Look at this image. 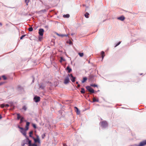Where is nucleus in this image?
Segmentation results:
<instances>
[{
    "label": "nucleus",
    "mask_w": 146,
    "mask_h": 146,
    "mask_svg": "<svg viewBox=\"0 0 146 146\" xmlns=\"http://www.w3.org/2000/svg\"><path fill=\"white\" fill-rule=\"evenodd\" d=\"M101 125L104 127H106L108 126V123L106 121H103L101 122Z\"/></svg>",
    "instance_id": "1"
},
{
    "label": "nucleus",
    "mask_w": 146,
    "mask_h": 146,
    "mask_svg": "<svg viewBox=\"0 0 146 146\" xmlns=\"http://www.w3.org/2000/svg\"><path fill=\"white\" fill-rule=\"evenodd\" d=\"M69 76L66 77L64 79V83L65 84H67L69 83L70 82Z\"/></svg>",
    "instance_id": "2"
},
{
    "label": "nucleus",
    "mask_w": 146,
    "mask_h": 146,
    "mask_svg": "<svg viewBox=\"0 0 146 146\" xmlns=\"http://www.w3.org/2000/svg\"><path fill=\"white\" fill-rule=\"evenodd\" d=\"M44 30L42 29H40L39 30L38 33L40 36H43Z\"/></svg>",
    "instance_id": "3"
},
{
    "label": "nucleus",
    "mask_w": 146,
    "mask_h": 146,
    "mask_svg": "<svg viewBox=\"0 0 146 146\" xmlns=\"http://www.w3.org/2000/svg\"><path fill=\"white\" fill-rule=\"evenodd\" d=\"M68 76H70L71 77V78H70V79L72 82H74L75 81L76 78L74 77L72 74H68Z\"/></svg>",
    "instance_id": "4"
},
{
    "label": "nucleus",
    "mask_w": 146,
    "mask_h": 146,
    "mask_svg": "<svg viewBox=\"0 0 146 146\" xmlns=\"http://www.w3.org/2000/svg\"><path fill=\"white\" fill-rule=\"evenodd\" d=\"M34 99L35 102H37L40 101V97L38 96H35L34 98Z\"/></svg>",
    "instance_id": "5"
},
{
    "label": "nucleus",
    "mask_w": 146,
    "mask_h": 146,
    "mask_svg": "<svg viewBox=\"0 0 146 146\" xmlns=\"http://www.w3.org/2000/svg\"><path fill=\"white\" fill-rule=\"evenodd\" d=\"M146 145V140L141 142L138 146H143Z\"/></svg>",
    "instance_id": "6"
},
{
    "label": "nucleus",
    "mask_w": 146,
    "mask_h": 146,
    "mask_svg": "<svg viewBox=\"0 0 146 146\" xmlns=\"http://www.w3.org/2000/svg\"><path fill=\"white\" fill-rule=\"evenodd\" d=\"M56 34L58 36H61L62 37H63L64 36H68V35H62V34H59L58 33H56Z\"/></svg>",
    "instance_id": "7"
},
{
    "label": "nucleus",
    "mask_w": 146,
    "mask_h": 146,
    "mask_svg": "<svg viewBox=\"0 0 146 146\" xmlns=\"http://www.w3.org/2000/svg\"><path fill=\"white\" fill-rule=\"evenodd\" d=\"M29 124H30V123L29 122H27L26 125L25 126V128H26V130H27L28 129L29 126Z\"/></svg>",
    "instance_id": "8"
},
{
    "label": "nucleus",
    "mask_w": 146,
    "mask_h": 146,
    "mask_svg": "<svg viewBox=\"0 0 146 146\" xmlns=\"http://www.w3.org/2000/svg\"><path fill=\"white\" fill-rule=\"evenodd\" d=\"M118 19L120 20L123 21L125 19V18L123 16H122L119 17Z\"/></svg>",
    "instance_id": "9"
},
{
    "label": "nucleus",
    "mask_w": 146,
    "mask_h": 146,
    "mask_svg": "<svg viewBox=\"0 0 146 146\" xmlns=\"http://www.w3.org/2000/svg\"><path fill=\"white\" fill-rule=\"evenodd\" d=\"M66 70H68V73H70L72 71V69L69 68V66H68L66 68Z\"/></svg>",
    "instance_id": "10"
},
{
    "label": "nucleus",
    "mask_w": 146,
    "mask_h": 146,
    "mask_svg": "<svg viewBox=\"0 0 146 146\" xmlns=\"http://www.w3.org/2000/svg\"><path fill=\"white\" fill-rule=\"evenodd\" d=\"M87 78L86 77H84L83 78V80H82V83H84L85 82L86 80H87Z\"/></svg>",
    "instance_id": "11"
},
{
    "label": "nucleus",
    "mask_w": 146,
    "mask_h": 146,
    "mask_svg": "<svg viewBox=\"0 0 146 146\" xmlns=\"http://www.w3.org/2000/svg\"><path fill=\"white\" fill-rule=\"evenodd\" d=\"M34 141H35V142H38L39 143L40 142V139L38 138H37L36 139H35Z\"/></svg>",
    "instance_id": "12"
},
{
    "label": "nucleus",
    "mask_w": 146,
    "mask_h": 146,
    "mask_svg": "<svg viewBox=\"0 0 146 146\" xmlns=\"http://www.w3.org/2000/svg\"><path fill=\"white\" fill-rule=\"evenodd\" d=\"M101 55H102V59H103L104 57L105 56V53L103 51H102L101 52Z\"/></svg>",
    "instance_id": "13"
},
{
    "label": "nucleus",
    "mask_w": 146,
    "mask_h": 146,
    "mask_svg": "<svg viewBox=\"0 0 146 146\" xmlns=\"http://www.w3.org/2000/svg\"><path fill=\"white\" fill-rule=\"evenodd\" d=\"M89 15V14L87 12H86L85 14H84V16L86 18H88L89 16L88 15Z\"/></svg>",
    "instance_id": "14"
},
{
    "label": "nucleus",
    "mask_w": 146,
    "mask_h": 146,
    "mask_svg": "<svg viewBox=\"0 0 146 146\" xmlns=\"http://www.w3.org/2000/svg\"><path fill=\"white\" fill-rule=\"evenodd\" d=\"M82 94H84L85 93V91L84 88H81V90L80 91Z\"/></svg>",
    "instance_id": "15"
},
{
    "label": "nucleus",
    "mask_w": 146,
    "mask_h": 146,
    "mask_svg": "<svg viewBox=\"0 0 146 146\" xmlns=\"http://www.w3.org/2000/svg\"><path fill=\"white\" fill-rule=\"evenodd\" d=\"M70 17L69 14L64 15H63V17L65 18H68Z\"/></svg>",
    "instance_id": "16"
},
{
    "label": "nucleus",
    "mask_w": 146,
    "mask_h": 146,
    "mask_svg": "<svg viewBox=\"0 0 146 146\" xmlns=\"http://www.w3.org/2000/svg\"><path fill=\"white\" fill-rule=\"evenodd\" d=\"M89 91L91 93H94V89H93L92 88H91L90 90H89Z\"/></svg>",
    "instance_id": "17"
},
{
    "label": "nucleus",
    "mask_w": 146,
    "mask_h": 146,
    "mask_svg": "<svg viewBox=\"0 0 146 146\" xmlns=\"http://www.w3.org/2000/svg\"><path fill=\"white\" fill-rule=\"evenodd\" d=\"M93 77V75H90L89 76V80H91L92 79V78Z\"/></svg>",
    "instance_id": "18"
},
{
    "label": "nucleus",
    "mask_w": 146,
    "mask_h": 146,
    "mask_svg": "<svg viewBox=\"0 0 146 146\" xmlns=\"http://www.w3.org/2000/svg\"><path fill=\"white\" fill-rule=\"evenodd\" d=\"M17 119L18 120L19 119L21 118V116L20 114L19 113H17Z\"/></svg>",
    "instance_id": "19"
},
{
    "label": "nucleus",
    "mask_w": 146,
    "mask_h": 146,
    "mask_svg": "<svg viewBox=\"0 0 146 146\" xmlns=\"http://www.w3.org/2000/svg\"><path fill=\"white\" fill-rule=\"evenodd\" d=\"M91 88L89 86H87L86 87V89L89 91L90 90Z\"/></svg>",
    "instance_id": "20"
},
{
    "label": "nucleus",
    "mask_w": 146,
    "mask_h": 146,
    "mask_svg": "<svg viewBox=\"0 0 146 146\" xmlns=\"http://www.w3.org/2000/svg\"><path fill=\"white\" fill-rule=\"evenodd\" d=\"M23 119H24V117H22L21 119L20 123H21L23 122Z\"/></svg>",
    "instance_id": "21"
},
{
    "label": "nucleus",
    "mask_w": 146,
    "mask_h": 146,
    "mask_svg": "<svg viewBox=\"0 0 146 146\" xmlns=\"http://www.w3.org/2000/svg\"><path fill=\"white\" fill-rule=\"evenodd\" d=\"M78 54L80 57H82L84 55V53H79Z\"/></svg>",
    "instance_id": "22"
},
{
    "label": "nucleus",
    "mask_w": 146,
    "mask_h": 146,
    "mask_svg": "<svg viewBox=\"0 0 146 146\" xmlns=\"http://www.w3.org/2000/svg\"><path fill=\"white\" fill-rule=\"evenodd\" d=\"M27 139L28 140H29L28 144L29 145H32L31 144V141L30 140H29V139L28 138H27Z\"/></svg>",
    "instance_id": "23"
},
{
    "label": "nucleus",
    "mask_w": 146,
    "mask_h": 146,
    "mask_svg": "<svg viewBox=\"0 0 146 146\" xmlns=\"http://www.w3.org/2000/svg\"><path fill=\"white\" fill-rule=\"evenodd\" d=\"M30 0H25V2L26 3L27 5H28V3L29 1Z\"/></svg>",
    "instance_id": "24"
},
{
    "label": "nucleus",
    "mask_w": 146,
    "mask_h": 146,
    "mask_svg": "<svg viewBox=\"0 0 146 146\" xmlns=\"http://www.w3.org/2000/svg\"><path fill=\"white\" fill-rule=\"evenodd\" d=\"M66 43L69 44H72V42L71 41H66Z\"/></svg>",
    "instance_id": "25"
},
{
    "label": "nucleus",
    "mask_w": 146,
    "mask_h": 146,
    "mask_svg": "<svg viewBox=\"0 0 146 146\" xmlns=\"http://www.w3.org/2000/svg\"><path fill=\"white\" fill-rule=\"evenodd\" d=\"M33 28L32 27H30L29 28L28 30L29 31H33Z\"/></svg>",
    "instance_id": "26"
},
{
    "label": "nucleus",
    "mask_w": 146,
    "mask_h": 146,
    "mask_svg": "<svg viewBox=\"0 0 146 146\" xmlns=\"http://www.w3.org/2000/svg\"><path fill=\"white\" fill-rule=\"evenodd\" d=\"M91 86L94 87H97V85L95 84H92L90 85Z\"/></svg>",
    "instance_id": "27"
},
{
    "label": "nucleus",
    "mask_w": 146,
    "mask_h": 146,
    "mask_svg": "<svg viewBox=\"0 0 146 146\" xmlns=\"http://www.w3.org/2000/svg\"><path fill=\"white\" fill-rule=\"evenodd\" d=\"M93 102H98V100H97L96 98H94L93 99Z\"/></svg>",
    "instance_id": "28"
},
{
    "label": "nucleus",
    "mask_w": 146,
    "mask_h": 146,
    "mask_svg": "<svg viewBox=\"0 0 146 146\" xmlns=\"http://www.w3.org/2000/svg\"><path fill=\"white\" fill-rule=\"evenodd\" d=\"M33 131H30L29 133V136L30 137H32L31 135L33 134Z\"/></svg>",
    "instance_id": "29"
},
{
    "label": "nucleus",
    "mask_w": 146,
    "mask_h": 146,
    "mask_svg": "<svg viewBox=\"0 0 146 146\" xmlns=\"http://www.w3.org/2000/svg\"><path fill=\"white\" fill-rule=\"evenodd\" d=\"M20 131L22 133H23L26 131L25 130L23 129L21 130Z\"/></svg>",
    "instance_id": "30"
},
{
    "label": "nucleus",
    "mask_w": 146,
    "mask_h": 146,
    "mask_svg": "<svg viewBox=\"0 0 146 146\" xmlns=\"http://www.w3.org/2000/svg\"><path fill=\"white\" fill-rule=\"evenodd\" d=\"M39 38V40L41 41V40L42 39V36H39L38 37Z\"/></svg>",
    "instance_id": "31"
},
{
    "label": "nucleus",
    "mask_w": 146,
    "mask_h": 146,
    "mask_svg": "<svg viewBox=\"0 0 146 146\" xmlns=\"http://www.w3.org/2000/svg\"><path fill=\"white\" fill-rule=\"evenodd\" d=\"M1 108L5 107V105L3 104H2L1 105Z\"/></svg>",
    "instance_id": "32"
},
{
    "label": "nucleus",
    "mask_w": 146,
    "mask_h": 146,
    "mask_svg": "<svg viewBox=\"0 0 146 146\" xmlns=\"http://www.w3.org/2000/svg\"><path fill=\"white\" fill-rule=\"evenodd\" d=\"M2 77L4 80H6L7 79L6 77L5 76H3Z\"/></svg>",
    "instance_id": "33"
},
{
    "label": "nucleus",
    "mask_w": 146,
    "mask_h": 146,
    "mask_svg": "<svg viewBox=\"0 0 146 146\" xmlns=\"http://www.w3.org/2000/svg\"><path fill=\"white\" fill-rule=\"evenodd\" d=\"M121 42L119 41V42L115 46V47H116L117 46H118V45H119L121 43Z\"/></svg>",
    "instance_id": "34"
},
{
    "label": "nucleus",
    "mask_w": 146,
    "mask_h": 146,
    "mask_svg": "<svg viewBox=\"0 0 146 146\" xmlns=\"http://www.w3.org/2000/svg\"><path fill=\"white\" fill-rule=\"evenodd\" d=\"M33 126L34 128H35V129L36 128V125L35 124H33Z\"/></svg>",
    "instance_id": "35"
},
{
    "label": "nucleus",
    "mask_w": 146,
    "mask_h": 146,
    "mask_svg": "<svg viewBox=\"0 0 146 146\" xmlns=\"http://www.w3.org/2000/svg\"><path fill=\"white\" fill-rule=\"evenodd\" d=\"M25 36V35H24L21 36L20 37V39H22L23 38V37H24Z\"/></svg>",
    "instance_id": "36"
},
{
    "label": "nucleus",
    "mask_w": 146,
    "mask_h": 146,
    "mask_svg": "<svg viewBox=\"0 0 146 146\" xmlns=\"http://www.w3.org/2000/svg\"><path fill=\"white\" fill-rule=\"evenodd\" d=\"M9 106V105L8 104H6L5 105V107L7 108Z\"/></svg>",
    "instance_id": "37"
},
{
    "label": "nucleus",
    "mask_w": 146,
    "mask_h": 146,
    "mask_svg": "<svg viewBox=\"0 0 146 146\" xmlns=\"http://www.w3.org/2000/svg\"><path fill=\"white\" fill-rule=\"evenodd\" d=\"M25 136H26V131L22 133Z\"/></svg>",
    "instance_id": "38"
},
{
    "label": "nucleus",
    "mask_w": 146,
    "mask_h": 146,
    "mask_svg": "<svg viewBox=\"0 0 146 146\" xmlns=\"http://www.w3.org/2000/svg\"><path fill=\"white\" fill-rule=\"evenodd\" d=\"M18 127L21 129V130H22V129H23V128L22 127H20L19 126H18Z\"/></svg>",
    "instance_id": "39"
},
{
    "label": "nucleus",
    "mask_w": 146,
    "mask_h": 146,
    "mask_svg": "<svg viewBox=\"0 0 146 146\" xmlns=\"http://www.w3.org/2000/svg\"><path fill=\"white\" fill-rule=\"evenodd\" d=\"M32 146H37V145L35 143L33 144H32Z\"/></svg>",
    "instance_id": "40"
},
{
    "label": "nucleus",
    "mask_w": 146,
    "mask_h": 146,
    "mask_svg": "<svg viewBox=\"0 0 146 146\" xmlns=\"http://www.w3.org/2000/svg\"><path fill=\"white\" fill-rule=\"evenodd\" d=\"M3 84V82H0V86L2 85Z\"/></svg>",
    "instance_id": "41"
},
{
    "label": "nucleus",
    "mask_w": 146,
    "mask_h": 146,
    "mask_svg": "<svg viewBox=\"0 0 146 146\" xmlns=\"http://www.w3.org/2000/svg\"><path fill=\"white\" fill-rule=\"evenodd\" d=\"M80 86V84H78L77 86V88H79Z\"/></svg>",
    "instance_id": "42"
},
{
    "label": "nucleus",
    "mask_w": 146,
    "mask_h": 146,
    "mask_svg": "<svg viewBox=\"0 0 146 146\" xmlns=\"http://www.w3.org/2000/svg\"><path fill=\"white\" fill-rule=\"evenodd\" d=\"M43 135H44V137H43L42 136V138H44V137H45V134H43Z\"/></svg>",
    "instance_id": "43"
},
{
    "label": "nucleus",
    "mask_w": 146,
    "mask_h": 146,
    "mask_svg": "<svg viewBox=\"0 0 146 146\" xmlns=\"http://www.w3.org/2000/svg\"><path fill=\"white\" fill-rule=\"evenodd\" d=\"M63 146H66V144L65 143H63Z\"/></svg>",
    "instance_id": "44"
},
{
    "label": "nucleus",
    "mask_w": 146,
    "mask_h": 146,
    "mask_svg": "<svg viewBox=\"0 0 146 146\" xmlns=\"http://www.w3.org/2000/svg\"><path fill=\"white\" fill-rule=\"evenodd\" d=\"M40 88H43V87L42 86H40Z\"/></svg>",
    "instance_id": "45"
},
{
    "label": "nucleus",
    "mask_w": 146,
    "mask_h": 146,
    "mask_svg": "<svg viewBox=\"0 0 146 146\" xmlns=\"http://www.w3.org/2000/svg\"><path fill=\"white\" fill-rule=\"evenodd\" d=\"M41 11H43V12H45L46 11V10L45 9L42 10Z\"/></svg>",
    "instance_id": "46"
},
{
    "label": "nucleus",
    "mask_w": 146,
    "mask_h": 146,
    "mask_svg": "<svg viewBox=\"0 0 146 146\" xmlns=\"http://www.w3.org/2000/svg\"><path fill=\"white\" fill-rule=\"evenodd\" d=\"M75 108H76V109H77V111H78V108H77L76 107H75Z\"/></svg>",
    "instance_id": "47"
},
{
    "label": "nucleus",
    "mask_w": 146,
    "mask_h": 146,
    "mask_svg": "<svg viewBox=\"0 0 146 146\" xmlns=\"http://www.w3.org/2000/svg\"><path fill=\"white\" fill-rule=\"evenodd\" d=\"M0 25L1 26L2 25V24L1 23H0Z\"/></svg>",
    "instance_id": "48"
},
{
    "label": "nucleus",
    "mask_w": 146,
    "mask_h": 146,
    "mask_svg": "<svg viewBox=\"0 0 146 146\" xmlns=\"http://www.w3.org/2000/svg\"><path fill=\"white\" fill-rule=\"evenodd\" d=\"M2 118V117L1 115H0V119Z\"/></svg>",
    "instance_id": "49"
},
{
    "label": "nucleus",
    "mask_w": 146,
    "mask_h": 146,
    "mask_svg": "<svg viewBox=\"0 0 146 146\" xmlns=\"http://www.w3.org/2000/svg\"><path fill=\"white\" fill-rule=\"evenodd\" d=\"M76 83L77 84H78V82H76Z\"/></svg>",
    "instance_id": "50"
},
{
    "label": "nucleus",
    "mask_w": 146,
    "mask_h": 146,
    "mask_svg": "<svg viewBox=\"0 0 146 146\" xmlns=\"http://www.w3.org/2000/svg\"><path fill=\"white\" fill-rule=\"evenodd\" d=\"M29 146H32V145H29Z\"/></svg>",
    "instance_id": "51"
},
{
    "label": "nucleus",
    "mask_w": 146,
    "mask_h": 146,
    "mask_svg": "<svg viewBox=\"0 0 146 146\" xmlns=\"http://www.w3.org/2000/svg\"><path fill=\"white\" fill-rule=\"evenodd\" d=\"M25 144H23V145H22V146H24V145H25Z\"/></svg>",
    "instance_id": "52"
},
{
    "label": "nucleus",
    "mask_w": 146,
    "mask_h": 146,
    "mask_svg": "<svg viewBox=\"0 0 146 146\" xmlns=\"http://www.w3.org/2000/svg\"><path fill=\"white\" fill-rule=\"evenodd\" d=\"M24 109H25V110H26V108H24Z\"/></svg>",
    "instance_id": "53"
},
{
    "label": "nucleus",
    "mask_w": 146,
    "mask_h": 146,
    "mask_svg": "<svg viewBox=\"0 0 146 146\" xmlns=\"http://www.w3.org/2000/svg\"><path fill=\"white\" fill-rule=\"evenodd\" d=\"M24 109H25V110H26V108H24Z\"/></svg>",
    "instance_id": "54"
},
{
    "label": "nucleus",
    "mask_w": 146,
    "mask_h": 146,
    "mask_svg": "<svg viewBox=\"0 0 146 146\" xmlns=\"http://www.w3.org/2000/svg\"><path fill=\"white\" fill-rule=\"evenodd\" d=\"M1 79V78H0V80Z\"/></svg>",
    "instance_id": "55"
}]
</instances>
